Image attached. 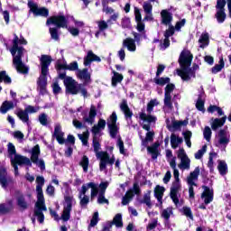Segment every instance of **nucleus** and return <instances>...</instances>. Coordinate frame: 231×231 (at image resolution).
<instances>
[{
    "instance_id": "obj_1",
    "label": "nucleus",
    "mask_w": 231,
    "mask_h": 231,
    "mask_svg": "<svg viewBox=\"0 0 231 231\" xmlns=\"http://www.w3.org/2000/svg\"><path fill=\"white\" fill-rule=\"evenodd\" d=\"M55 69L58 72V78L63 80L65 86L66 93L69 95H79L80 93L81 97L88 98V88L82 83H78L73 78L66 76V71H79V62L72 61L69 65L65 61L64 63H56ZM64 70V72H60Z\"/></svg>"
},
{
    "instance_id": "obj_2",
    "label": "nucleus",
    "mask_w": 231,
    "mask_h": 231,
    "mask_svg": "<svg viewBox=\"0 0 231 231\" xmlns=\"http://www.w3.org/2000/svg\"><path fill=\"white\" fill-rule=\"evenodd\" d=\"M192 59H194V55L189 50H183L179 57L180 69H177V75L186 82H189L191 78L196 79V72L192 70V67L190 68Z\"/></svg>"
},
{
    "instance_id": "obj_3",
    "label": "nucleus",
    "mask_w": 231,
    "mask_h": 231,
    "mask_svg": "<svg viewBox=\"0 0 231 231\" xmlns=\"http://www.w3.org/2000/svg\"><path fill=\"white\" fill-rule=\"evenodd\" d=\"M13 58V64L16 68V71L18 73H22V75H27L30 71V69L24 65L23 62V55L24 54V48L19 47V36L14 34V39L13 41V47L10 50Z\"/></svg>"
},
{
    "instance_id": "obj_4",
    "label": "nucleus",
    "mask_w": 231,
    "mask_h": 231,
    "mask_svg": "<svg viewBox=\"0 0 231 231\" xmlns=\"http://www.w3.org/2000/svg\"><path fill=\"white\" fill-rule=\"evenodd\" d=\"M51 56L42 54L40 58V64L42 68V74L38 79L37 85L39 88L40 95H46L48 93V89L46 86H48V73H50V66L51 65Z\"/></svg>"
},
{
    "instance_id": "obj_5",
    "label": "nucleus",
    "mask_w": 231,
    "mask_h": 231,
    "mask_svg": "<svg viewBox=\"0 0 231 231\" xmlns=\"http://www.w3.org/2000/svg\"><path fill=\"white\" fill-rule=\"evenodd\" d=\"M65 204L63 206V211L61 217H59L57 211L50 208L51 217L54 218V221H62L67 222L71 219V210H73V196H65L64 197Z\"/></svg>"
},
{
    "instance_id": "obj_6",
    "label": "nucleus",
    "mask_w": 231,
    "mask_h": 231,
    "mask_svg": "<svg viewBox=\"0 0 231 231\" xmlns=\"http://www.w3.org/2000/svg\"><path fill=\"white\" fill-rule=\"evenodd\" d=\"M37 192V201L34 205V216L37 217L38 221L42 224L44 223V213L48 210L46 208V202L44 200V193L42 192V188H36Z\"/></svg>"
},
{
    "instance_id": "obj_7",
    "label": "nucleus",
    "mask_w": 231,
    "mask_h": 231,
    "mask_svg": "<svg viewBox=\"0 0 231 231\" xmlns=\"http://www.w3.org/2000/svg\"><path fill=\"white\" fill-rule=\"evenodd\" d=\"M52 136L53 138H56L60 145H64V143H70V145H75V136L73 134H69L66 140L64 138V132H62V126H60V125H55Z\"/></svg>"
},
{
    "instance_id": "obj_8",
    "label": "nucleus",
    "mask_w": 231,
    "mask_h": 231,
    "mask_svg": "<svg viewBox=\"0 0 231 231\" xmlns=\"http://www.w3.org/2000/svg\"><path fill=\"white\" fill-rule=\"evenodd\" d=\"M173 176L175 178V181L172 182L170 191V198L172 199L175 205L180 203V199L178 198V192H180V171L178 169L173 170Z\"/></svg>"
},
{
    "instance_id": "obj_9",
    "label": "nucleus",
    "mask_w": 231,
    "mask_h": 231,
    "mask_svg": "<svg viewBox=\"0 0 231 231\" xmlns=\"http://www.w3.org/2000/svg\"><path fill=\"white\" fill-rule=\"evenodd\" d=\"M11 165L14 169V175L19 176V166L26 165L32 167V161L24 155H15L11 159Z\"/></svg>"
},
{
    "instance_id": "obj_10",
    "label": "nucleus",
    "mask_w": 231,
    "mask_h": 231,
    "mask_svg": "<svg viewBox=\"0 0 231 231\" xmlns=\"http://www.w3.org/2000/svg\"><path fill=\"white\" fill-rule=\"evenodd\" d=\"M97 160H99V171H106L107 169V165H115V155L112 157L109 155L107 152L101 151L97 157Z\"/></svg>"
},
{
    "instance_id": "obj_11",
    "label": "nucleus",
    "mask_w": 231,
    "mask_h": 231,
    "mask_svg": "<svg viewBox=\"0 0 231 231\" xmlns=\"http://www.w3.org/2000/svg\"><path fill=\"white\" fill-rule=\"evenodd\" d=\"M141 140H142V145L143 147H146L148 154L152 155V160H158V156L160 155V142L156 141L153 143L151 146H149V142L146 138H143L141 135Z\"/></svg>"
},
{
    "instance_id": "obj_12",
    "label": "nucleus",
    "mask_w": 231,
    "mask_h": 231,
    "mask_svg": "<svg viewBox=\"0 0 231 231\" xmlns=\"http://www.w3.org/2000/svg\"><path fill=\"white\" fill-rule=\"evenodd\" d=\"M118 116H116V112H113L110 116L106 119V125L108 127L109 134L111 138H116L118 134Z\"/></svg>"
},
{
    "instance_id": "obj_13",
    "label": "nucleus",
    "mask_w": 231,
    "mask_h": 231,
    "mask_svg": "<svg viewBox=\"0 0 231 231\" xmlns=\"http://www.w3.org/2000/svg\"><path fill=\"white\" fill-rule=\"evenodd\" d=\"M47 26L53 24L56 28H68V19L64 15H52L46 21Z\"/></svg>"
},
{
    "instance_id": "obj_14",
    "label": "nucleus",
    "mask_w": 231,
    "mask_h": 231,
    "mask_svg": "<svg viewBox=\"0 0 231 231\" xmlns=\"http://www.w3.org/2000/svg\"><path fill=\"white\" fill-rule=\"evenodd\" d=\"M27 5L34 17H48L50 15V10L46 7H39L36 3L32 1H29Z\"/></svg>"
},
{
    "instance_id": "obj_15",
    "label": "nucleus",
    "mask_w": 231,
    "mask_h": 231,
    "mask_svg": "<svg viewBox=\"0 0 231 231\" xmlns=\"http://www.w3.org/2000/svg\"><path fill=\"white\" fill-rule=\"evenodd\" d=\"M88 189H91V198H97V196H98V186L95 184V182H88L82 185L81 191L79 193L80 199H82V196H86Z\"/></svg>"
},
{
    "instance_id": "obj_16",
    "label": "nucleus",
    "mask_w": 231,
    "mask_h": 231,
    "mask_svg": "<svg viewBox=\"0 0 231 231\" xmlns=\"http://www.w3.org/2000/svg\"><path fill=\"white\" fill-rule=\"evenodd\" d=\"M10 183H14V178L8 176L6 168L0 169V185L2 189H8Z\"/></svg>"
},
{
    "instance_id": "obj_17",
    "label": "nucleus",
    "mask_w": 231,
    "mask_h": 231,
    "mask_svg": "<svg viewBox=\"0 0 231 231\" xmlns=\"http://www.w3.org/2000/svg\"><path fill=\"white\" fill-rule=\"evenodd\" d=\"M202 189H204V191L201 194V199H204L205 205H209L214 201V191L210 190L208 186H202Z\"/></svg>"
},
{
    "instance_id": "obj_18",
    "label": "nucleus",
    "mask_w": 231,
    "mask_h": 231,
    "mask_svg": "<svg viewBox=\"0 0 231 231\" xmlns=\"http://www.w3.org/2000/svg\"><path fill=\"white\" fill-rule=\"evenodd\" d=\"M91 62H102V59H100L97 54L93 53V51H88L87 56L84 57L83 64L84 66H91Z\"/></svg>"
},
{
    "instance_id": "obj_19",
    "label": "nucleus",
    "mask_w": 231,
    "mask_h": 231,
    "mask_svg": "<svg viewBox=\"0 0 231 231\" xmlns=\"http://www.w3.org/2000/svg\"><path fill=\"white\" fill-rule=\"evenodd\" d=\"M78 79L80 80H84L85 83L84 86L86 87V84H89L91 82V73H89V70L88 68H84L83 69H79L77 73Z\"/></svg>"
},
{
    "instance_id": "obj_20",
    "label": "nucleus",
    "mask_w": 231,
    "mask_h": 231,
    "mask_svg": "<svg viewBox=\"0 0 231 231\" xmlns=\"http://www.w3.org/2000/svg\"><path fill=\"white\" fill-rule=\"evenodd\" d=\"M120 109L125 115V120H131L133 118V111L129 108V105H127V100L124 99L120 104Z\"/></svg>"
},
{
    "instance_id": "obj_21",
    "label": "nucleus",
    "mask_w": 231,
    "mask_h": 231,
    "mask_svg": "<svg viewBox=\"0 0 231 231\" xmlns=\"http://www.w3.org/2000/svg\"><path fill=\"white\" fill-rule=\"evenodd\" d=\"M199 167H196L195 170L189 173V176L187 177L188 185H194V187H198V184H196L194 181L199 178Z\"/></svg>"
},
{
    "instance_id": "obj_22",
    "label": "nucleus",
    "mask_w": 231,
    "mask_h": 231,
    "mask_svg": "<svg viewBox=\"0 0 231 231\" xmlns=\"http://www.w3.org/2000/svg\"><path fill=\"white\" fill-rule=\"evenodd\" d=\"M172 125H167V129L169 131H172V128L174 129V131H178L179 129L181 128V126L183 125L184 127H186V125H189V118H186L183 121H176L173 120L171 122Z\"/></svg>"
},
{
    "instance_id": "obj_23",
    "label": "nucleus",
    "mask_w": 231,
    "mask_h": 231,
    "mask_svg": "<svg viewBox=\"0 0 231 231\" xmlns=\"http://www.w3.org/2000/svg\"><path fill=\"white\" fill-rule=\"evenodd\" d=\"M226 116H224L221 118H212L211 120L213 122L211 123V129L213 131H217L219 127H223V125H225L226 123Z\"/></svg>"
},
{
    "instance_id": "obj_24",
    "label": "nucleus",
    "mask_w": 231,
    "mask_h": 231,
    "mask_svg": "<svg viewBox=\"0 0 231 231\" xmlns=\"http://www.w3.org/2000/svg\"><path fill=\"white\" fill-rule=\"evenodd\" d=\"M16 205L19 207L21 212H24V210H28L30 204L26 201L24 195L21 194L16 198Z\"/></svg>"
},
{
    "instance_id": "obj_25",
    "label": "nucleus",
    "mask_w": 231,
    "mask_h": 231,
    "mask_svg": "<svg viewBox=\"0 0 231 231\" xmlns=\"http://www.w3.org/2000/svg\"><path fill=\"white\" fill-rule=\"evenodd\" d=\"M39 156H41V146L36 144L34 147H32L31 152V163H39Z\"/></svg>"
},
{
    "instance_id": "obj_26",
    "label": "nucleus",
    "mask_w": 231,
    "mask_h": 231,
    "mask_svg": "<svg viewBox=\"0 0 231 231\" xmlns=\"http://www.w3.org/2000/svg\"><path fill=\"white\" fill-rule=\"evenodd\" d=\"M161 17H162V23L165 24L166 26L171 24V23H172V13L168 12L167 9H163L161 12Z\"/></svg>"
},
{
    "instance_id": "obj_27",
    "label": "nucleus",
    "mask_w": 231,
    "mask_h": 231,
    "mask_svg": "<svg viewBox=\"0 0 231 231\" xmlns=\"http://www.w3.org/2000/svg\"><path fill=\"white\" fill-rule=\"evenodd\" d=\"M165 192V187L157 185L154 189V197L156 198L157 201L163 205V194Z\"/></svg>"
},
{
    "instance_id": "obj_28",
    "label": "nucleus",
    "mask_w": 231,
    "mask_h": 231,
    "mask_svg": "<svg viewBox=\"0 0 231 231\" xmlns=\"http://www.w3.org/2000/svg\"><path fill=\"white\" fill-rule=\"evenodd\" d=\"M14 210V203L12 200L8 201V206L5 203L0 204V216H6V214H10Z\"/></svg>"
},
{
    "instance_id": "obj_29",
    "label": "nucleus",
    "mask_w": 231,
    "mask_h": 231,
    "mask_svg": "<svg viewBox=\"0 0 231 231\" xmlns=\"http://www.w3.org/2000/svg\"><path fill=\"white\" fill-rule=\"evenodd\" d=\"M97 116V107L95 106H90L88 117H83V122L93 125L95 124V117Z\"/></svg>"
},
{
    "instance_id": "obj_30",
    "label": "nucleus",
    "mask_w": 231,
    "mask_h": 231,
    "mask_svg": "<svg viewBox=\"0 0 231 231\" xmlns=\"http://www.w3.org/2000/svg\"><path fill=\"white\" fill-rule=\"evenodd\" d=\"M124 48H127L128 51H136V43L134 39L126 38L123 41Z\"/></svg>"
},
{
    "instance_id": "obj_31",
    "label": "nucleus",
    "mask_w": 231,
    "mask_h": 231,
    "mask_svg": "<svg viewBox=\"0 0 231 231\" xmlns=\"http://www.w3.org/2000/svg\"><path fill=\"white\" fill-rule=\"evenodd\" d=\"M115 225L116 228H122L124 226V221L122 220V214L117 213L114 218L113 221L109 222L108 229L111 228Z\"/></svg>"
},
{
    "instance_id": "obj_32",
    "label": "nucleus",
    "mask_w": 231,
    "mask_h": 231,
    "mask_svg": "<svg viewBox=\"0 0 231 231\" xmlns=\"http://www.w3.org/2000/svg\"><path fill=\"white\" fill-rule=\"evenodd\" d=\"M205 97V91H202L199 94L196 107L198 111H202V113H205V99H203Z\"/></svg>"
},
{
    "instance_id": "obj_33",
    "label": "nucleus",
    "mask_w": 231,
    "mask_h": 231,
    "mask_svg": "<svg viewBox=\"0 0 231 231\" xmlns=\"http://www.w3.org/2000/svg\"><path fill=\"white\" fill-rule=\"evenodd\" d=\"M218 143L219 145H228L230 139L226 137V130L220 129L218 132Z\"/></svg>"
},
{
    "instance_id": "obj_34",
    "label": "nucleus",
    "mask_w": 231,
    "mask_h": 231,
    "mask_svg": "<svg viewBox=\"0 0 231 231\" xmlns=\"http://www.w3.org/2000/svg\"><path fill=\"white\" fill-rule=\"evenodd\" d=\"M92 147L94 149V152L96 154V158L102 154V152H100V149H102V144H100V141L98 140V137L97 135H93L92 138Z\"/></svg>"
},
{
    "instance_id": "obj_35",
    "label": "nucleus",
    "mask_w": 231,
    "mask_h": 231,
    "mask_svg": "<svg viewBox=\"0 0 231 231\" xmlns=\"http://www.w3.org/2000/svg\"><path fill=\"white\" fill-rule=\"evenodd\" d=\"M10 109H14V102L5 100L0 106V113H2V115H6Z\"/></svg>"
},
{
    "instance_id": "obj_36",
    "label": "nucleus",
    "mask_w": 231,
    "mask_h": 231,
    "mask_svg": "<svg viewBox=\"0 0 231 231\" xmlns=\"http://www.w3.org/2000/svg\"><path fill=\"white\" fill-rule=\"evenodd\" d=\"M141 205H146L148 208H152V202H151V190H148L143 197V199L139 200Z\"/></svg>"
},
{
    "instance_id": "obj_37",
    "label": "nucleus",
    "mask_w": 231,
    "mask_h": 231,
    "mask_svg": "<svg viewBox=\"0 0 231 231\" xmlns=\"http://www.w3.org/2000/svg\"><path fill=\"white\" fill-rule=\"evenodd\" d=\"M113 74L114 77H112V88H116V86H118V84H120V82H122V80H124V75L113 70Z\"/></svg>"
},
{
    "instance_id": "obj_38",
    "label": "nucleus",
    "mask_w": 231,
    "mask_h": 231,
    "mask_svg": "<svg viewBox=\"0 0 231 231\" xmlns=\"http://www.w3.org/2000/svg\"><path fill=\"white\" fill-rule=\"evenodd\" d=\"M180 143H183V138L180 136H176V134H171V149H178V145Z\"/></svg>"
},
{
    "instance_id": "obj_39",
    "label": "nucleus",
    "mask_w": 231,
    "mask_h": 231,
    "mask_svg": "<svg viewBox=\"0 0 231 231\" xmlns=\"http://www.w3.org/2000/svg\"><path fill=\"white\" fill-rule=\"evenodd\" d=\"M16 116L19 117V119L23 122L24 124H28V122H30V115L28 114V112H26L25 110L23 109H19L16 113H15Z\"/></svg>"
},
{
    "instance_id": "obj_40",
    "label": "nucleus",
    "mask_w": 231,
    "mask_h": 231,
    "mask_svg": "<svg viewBox=\"0 0 231 231\" xmlns=\"http://www.w3.org/2000/svg\"><path fill=\"white\" fill-rule=\"evenodd\" d=\"M225 68V60L223 59V56L219 58L218 64H216L212 69H211V73L213 75H216L219 73Z\"/></svg>"
},
{
    "instance_id": "obj_41",
    "label": "nucleus",
    "mask_w": 231,
    "mask_h": 231,
    "mask_svg": "<svg viewBox=\"0 0 231 231\" xmlns=\"http://www.w3.org/2000/svg\"><path fill=\"white\" fill-rule=\"evenodd\" d=\"M139 118L143 120V122H148V124H152L156 122V116H151L142 112L139 114Z\"/></svg>"
},
{
    "instance_id": "obj_42",
    "label": "nucleus",
    "mask_w": 231,
    "mask_h": 231,
    "mask_svg": "<svg viewBox=\"0 0 231 231\" xmlns=\"http://www.w3.org/2000/svg\"><path fill=\"white\" fill-rule=\"evenodd\" d=\"M7 152H8L9 158L11 160H12V158H15V156H21V154L17 153L15 145H14V143H8V144H7Z\"/></svg>"
},
{
    "instance_id": "obj_43",
    "label": "nucleus",
    "mask_w": 231,
    "mask_h": 231,
    "mask_svg": "<svg viewBox=\"0 0 231 231\" xmlns=\"http://www.w3.org/2000/svg\"><path fill=\"white\" fill-rule=\"evenodd\" d=\"M78 138L81 141L82 145L88 146L89 143V130L87 129L83 134H78Z\"/></svg>"
},
{
    "instance_id": "obj_44",
    "label": "nucleus",
    "mask_w": 231,
    "mask_h": 231,
    "mask_svg": "<svg viewBox=\"0 0 231 231\" xmlns=\"http://www.w3.org/2000/svg\"><path fill=\"white\" fill-rule=\"evenodd\" d=\"M134 198V194H133L132 192H130L129 190H127L125 194V196L122 198V205L125 206V205H129V203H131V201H133V199Z\"/></svg>"
},
{
    "instance_id": "obj_45",
    "label": "nucleus",
    "mask_w": 231,
    "mask_h": 231,
    "mask_svg": "<svg viewBox=\"0 0 231 231\" xmlns=\"http://www.w3.org/2000/svg\"><path fill=\"white\" fill-rule=\"evenodd\" d=\"M153 82H155L157 84V86H165L167 84L171 83V78L166 77V78H160V76L157 78L153 79Z\"/></svg>"
},
{
    "instance_id": "obj_46",
    "label": "nucleus",
    "mask_w": 231,
    "mask_h": 231,
    "mask_svg": "<svg viewBox=\"0 0 231 231\" xmlns=\"http://www.w3.org/2000/svg\"><path fill=\"white\" fill-rule=\"evenodd\" d=\"M49 33L53 41H60V34H59V28L51 27L49 28Z\"/></svg>"
},
{
    "instance_id": "obj_47",
    "label": "nucleus",
    "mask_w": 231,
    "mask_h": 231,
    "mask_svg": "<svg viewBox=\"0 0 231 231\" xmlns=\"http://www.w3.org/2000/svg\"><path fill=\"white\" fill-rule=\"evenodd\" d=\"M79 165L82 167L85 172H88V170L89 169V158L88 155L82 156L81 161L79 162Z\"/></svg>"
},
{
    "instance_id": "obj_48",
    "label": "nucleus",
    "mask_w": 231,
    "mask_h": 231,
    "mask_svg": "<svg viewBox=\"0 0 231 231\" xmlns=\"http://www.w3.org/2000/svg\"><path fill=\"white\" fill-rule=\"evenodd\" d=\"M215 17L219 24H223L226 19V13L223 10H218L215 14Z\"/></svg>"
},
{
    "instance_id": "obj_49",
    "label": "nucleus",
    "mask_w": 231,
    "mask_h": 231,
    "mask_svg": "<svg viewBox=\"0 0 231 231\" xmlns=\"http://www.w3.org/2000/svg\"><path fill=\"white\" fill-rule=\"evenodd\" d=\"M4 82L5 84H12V78L6 74V70L0 71V84Z\"/></svg>"
},
{
    "instance_id": "obj_50",
    "label": "nucleus",
    "mask_w": 231,
    "mask_h": 231,
    "mask_svg": "<svg viewBox=\"0 0 231 231\" xmlns=\"http://www.w3.org/2000/svg\"><path fill=\"white\" fill-rule=\"evenodd\" d=\"M219 174L221 176H225L226 174V172L228 171V165H226V162L220 161L218 162V166H217Z\"/></svg>"
},
{
    "instance_id": "obj_51",
    "label": "nucleus",
    "mask_w": 231,
    "mask_h": 231,
    "mask_svg": "<svg viewBox=\"0 0 231 231\" xmlns=\"http://www.w3.org/2000/svg\"><path fill=\"white\" fill-rule=\"evenodd\" d=\"M208 41H209L208 33L201 34L199 40V42L201 44L199 48H205V45H204L205 43H206V46H208Z\"/></svg>"
},
{
    "instance_id": "obj_52",
    "label": "nucleus",
    "mask_w": 231,
    "mask_h": 231,
    "mask_svg": "<svg viewBox=\"0 0 231 231\" xmlns=\"http://www.w3.org/2000/svg\"><path fill=\"white\" fill-rule=\"evenodd\" d=\"M164 106L169 109H172V96L164 93Z\"/></svg>"
},
{
    "instance_id": "obj_53",
    "label": "nucleus",
    "mask_w": 231,
    "mask_h": 231,
    "mask_svg": "<svg viewBox=\"0 0 231 231\" xmlns=\"http://www.w3.org/2000/svg\"><path fill=\"white\" fill-rule=\"evenodd\" d=\"M182 214L191 219V221H194V215H192V209L189 207L184 206L182 208Z\"/></svg>"
},
{
    "instance_id": "obj_54",
    "label": "nucleus",
    "mask_w": 231,
    "mask_h": 231,
    "mask_svg": "<svg viewBox=\"0 0 231 231\" xmlns=\"http://www.w3.org/2000/svg\"><path fill=\"white\" fill-rule=\"evenodd\" d=\"M128 190L132 192L134 196H140L142 194V189H140L138 182H134L133 188Z\"/></svg>"
},
{
    "instance_id": "obj_55",
    "label": "nucleus",
    "mask_w": 231,
    "mask_h": 231,
    "mask_svg": "<svg viewBox=\"0 0 231 231\" xmlns=\"http://www.w3.org/2000/svg\"><path fill=\"white\" fill-rule=\"evenodd\" d=\"M179 167L180 169H190V159H189V157L180 159V164Z\"/></svg>"
},
{
    "instance_id": "obj_56",
    "label": "nucleus",
    "mask_w": 231,
    "mask_h": 231,
    "mask_svg": "<svg viewBox=\"0 0 231 231\" xmlns=\"http://www.w3.org/2000/svg\"><path fill=\"white\" fill-rule=\"evenodd\" d=\"M203 136L207 142H210L212 138V130L210 129V126H205Z\"/></svg>"
},
{
    "instance_id": "obj_57",
    "label": "nucleus",
    "mask_w": 231,
    "mask_h": 231,
    "mask_svg": "<svg viewBox=\"0 0 231 231\" xmlns=\"http://www.w3.org/2000/svg\"><path fill=\"white\" fill-rule=\"evenodd\" d=\"M98 221H100V218H98V211L94 212L92 218L90 220L89 226L95 227L97 225H98Z\"/></svg>"
},
{
    "instance_id": "obj_58",
    "label": "nucleus",
    "mask_w": 231,
    "mask_h": 231,
    "mask_svg": "<svg viewBox=\"0 0 231 231\" xmlns=\"http://www.w3.org/2000/svg\"><path fill=\"white\" fill-rule=\"evenodd\" d=\"M176 32V29L173 25H169V28L164 32V38L170 39V37H172Z\"/></svg>"
},
{
    "instance_id": "obj_59",
    "label": "nucleus",
    "mask_w": 231,
    "mask_h": 231,
    "mask_svg": "<svg viewBox=\"0 0 231 231\" xmlns=\"http://www.w3.org/2000/svg\"><path fill=\"white\" fill-rule=\"evenodd\" d=\"M207 152V144H204L202 146V148L200 150H199L196 153H195V158L196 160H201V158H203V154H205Z\"/></svg>"
},
{
    "instance_id": "obj_60",
    "label": "nucleus",
    "mask_w": 231,
    "mask_h": 231,
    "mask_svg": "<svg viewBox=\"0 0 231 231\" xmlns=\"http://www.w3.org/2000/svg\"><path fill=\"white\" fill-rule=\"evenodd\" d=\"M52 93L53 95H60V93H62V88L59 85V82L55 81L52 84Z\"/></svg>"
},
{
    "instance_id": "obj_61",
    "label": "nucleus",
    "mask_w": 231,
    "mask_h": 231,
    "mask_svg": "<svg viewBox=\"0 0 231 231\" xmlns=\"http://www.w3.org/2000/svg\"><path fill=\"white\" fill-rule=\"evenodd\" d=\"M102 6H103V12H105L106 15L115 14V9H113L112 7H109L106 2H102Z\"/></svg>"
},
{
    "instance_id": "obj_62",
    "label": "nucleus",
    "mask_w": 231,
    "mask_h": 231,
    "mask_svg": "<svg viewBox=\"0 0 231 231\" xmlns=\"http://www.w3.org/2000/svg\"><path fill=\"white\" fill-rule=\"evenodd\" d=\"M154 106H158V103H156V99H152L147 104V108H146L147 113H149V114L152 113V111L154 109Z\"/></svg>"
},
{
    "instance_id": "obj_63",
    "label": "nucleus",
    "mask_w": 231,
    "mask_h": 231,
    "mask_svg": "<svg viewBox=\"0 0 231 231\" xmlns=\"http://www.w3.org/2000/svg\"><path fill=\"white\" fill-rule=\"evenodd\" d=\"M44 177L43 176H37L36 177V189H42L44 187Z\"/></svg>"
},
{
    "instance_id": "obj_64",
    "label": "nucleus",
    "mask_w": 231,
    "mask_h": 231,
    "mask_svg": "<svg viewBox=\"0 0 231 231\" xmlns=\"http://www.w3.org/2000/svg\"><path fill=\"white\" fill-rule=\"evenodd\" d=\"M121 26L124 29L131 28V19H129L127 17L123 18L122 22H121Z\"/></svg>"
}]
</instances>
